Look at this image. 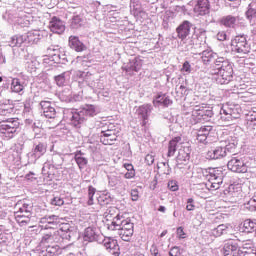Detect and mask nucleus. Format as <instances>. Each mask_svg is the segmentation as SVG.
I'll use <instances>...</instances> for the list:
<instances>
[{
	"label": "nucleus",
	"instance_id": "1",
	"mask_svg": "<svg viewBox=\"0 0 256 256\" xmlns=\"http://www.w3.org/2000/svg\"><path fill=\"white\" fill-rule=\"evenodd\" d=\"M178 149L176 161L179 165L187 163L191 159V147L189 144L181 142V137H175L168 144V157H173Z\"/></svg>",
	"mask_w": 256,
	"mask_h": 256
},
{
	"label": "nucleus",
	"instance_id": "2",
	"mask_svg": "<svg viewBox=\"0 0 256 256\" xmlns=\"http://www.w3.org/2000/svg\"><path fill=\"white\" fill-rule=\"evenodd\" d=\"M208 73L210 75H216L215 80L218 85H227L233 80V65L224 58L219 66L209 68Z\"/></svg>",
	"mask_w": 256,
	"mask_h": 256
},
{
	"label": "nucleus",
	"instance_id": "3",
	"mask_svg": "<svg viewBox=\"0 0 256 256\" xmlns=\"http://www.w3.org/2000/svg\"><path fill=\"white\" fill-rule=\"evenodd\" d=\"M202 175L207 179L206 187L209 191H217L223 185V170L221 168H208L202 170Z\"/></svg>",
	"mask_w": 256,
	"mask_h": 256
},
{
	"label": "nucleus",
	"instance_id": "4",
	"mask_svg": "<svg viewBox=\"0 0 256 256\" xmlns=\"http://www.w3.org/2000/svg\"><path fill=\"white\" fill-rule=\"evenodd\" d=\"M19 119L9 118L0 122V136L4 141H9L15 137L17 129H19Z\"/></svg>",
	"mask_w": 256,
	"mask_h": 256
},
{
	"label": "nucleus",
	"instance_id": "5",
	"mask_svg": "<svg viewBox=\"0 0 256 256\" xmlns=\"http://www.w3.org/2000/svg\"><path fill=\"white\" fill-rule=\"evenodd\" d=\"M241 117V106L234 103H226L220 109V119L224 123H231Z\"/></svg>",
	"mask_w": 256,
	"mask_h": 256
},
{
	"label": "nucleus",
	"instance_id": "6",
	"mask_svg": "<svg viewBox=\"0 0 256 256\" xmlns=\"http://www.w3.org/2000/svg\"><path fill=\"white\" fill-rule=\"evenodd\" d=\"M119 137V130L113 124H109L107 128H104L100 133V142L102 145H115Z\"/></svg>",
	"mask_w": 256,
	"mask_h": 256
},
{
	"label": "nucleus",
	"instance_id": "7",
	"mask_svg": "<svg viewBox=\"0 0 256 256\" xmlns=\"http://www.w3.org/2000/svg\"><path fill=\"white\" fill-rule=\"evenodd\" d=\"M232 50L240 55H247L251 51V46L247 43V37L245 35L236 36L232 42Z\"/></svg>",
	"mask_w": 256,
	"mask_h": 256
},
{
	"label": "nucleus",
	"instance_id": "8",
	"mask_svg": "<svg viewBox=\"0 0 256 256\" xmlns=\"http://www.w3.org/2000/svg\"><path fill=\"white\" fill-rule=\"evenodd\" d=\"M201 59L204 65H210L209 69H216L223 63L225 58L219 57L217 53H214L213 51L205 50L202 52Z\"/></svg>",
	"mask_w": 256,
	"mask_h": 256
},
{
	"label": "nucleus",
	"instance_id": "9",
	"mask_svg": "<svg viewBox=\"0 0 256 256\" xmlns=\"http://www.w3.org/2000/svg\"><path fill=\"white\" fill-rule=\"evenodd\" d=\"M134 233V224L129 218H122V224L120 226V237L122 241H131Z\"/></svg>",
	"mask_w": 256,
	"mask_h": 256
},
{
	"label": "nucleus",
	"instance_id": "10",
	"mask_svg": "<svg viewBox=\"0 0 256 256\" xmlns=\"http://www.w3.org/2000/svg\"><path fill=\"white\" fill-rule=\"evenodd\" d=\"M227 167L233 173H247V165L241 156L232 157L228 163Z\"/></svg>",
	"mask_w": 256,
	"mask_h": 256
},
{
	"label": "nucleus",
	"instance_id": "11",
	"mask_svg": "<svg viewBox=\"0 0 256 256\" xmlns=\"http://www.w3.org/2000/svg\"><path fill=\"white\" fill-rule=\"evenodd\" d=\"M191 27H193V23L185 20L176 28L177 37L182 43H187V40L190 39Z\"/></svg>",
	"mask_w": 256,
	"mask_h": 256
},
{
	"label": "nucleus",
	"instance_id": "12",
	"mask_svg": "<svg viewBox=\"0 0 256 256\" xmlns=\"http://www.w3.org/2000/svg\"><path fill=\"white\" fill-rule=\"evenodd\" d=\"M192 115L196 117L197 121H209L213 117V110L207 105L196 106Z\"/></svg>",
	"mask_w": 256,
	"mask_h": 256
},
{
	"label": "nucleus",
	"instance_id": "13",
	"mask_svg": "<svg viewBox=\"0 0 256 256\" xmlns=\"http://www.w3.org/2000/svg\"><path fill=\"white\" fill-rule=\"evenodd\" d=\"M61 221L59 220V216H48L40 219V227L41 229H50V231H57V227Z\"/></svg>",
	"mask_w": 256,
	"mask_h": 256
},
{
	"label": "nucleus",
	"instance_id": "14",
	"mask_svg": "<svg viewBox=\"0 0 256 256\" xmlns=\"http://www.w3.org/2000/svg\"><path fill=\"white\" fill-rule=\"evenodd\" d=\"M103 246L105 247L106 251L112 256H119L121 255V248L119 247V243L116 239L113 238H105L103 240Z\"/></svg>",
	"mask_w": 256,
	"mask_h": 256
},
{
	"label": "nucleus",
	"instance_id": "15",
	"mask_svg": "<svg viewBox=\"0 0 256 256\" xmlns=\"http://www.w3.org/2000/svg\"><path fill=\"white\" fill-rule=\"evenodd\" d=\"M227 157V152L223 146H211L206 152V159L217 160Z\"/></svg>",
	"mask_w": 256,
	"mask_h": 256
},
{
	"label": "nucleus",
	"instance_id": "16",
	"mask_svg": "<svg viewBox=\"0 0 256 256\" xmlns=\"http://www.w3.org/2000/svg\"><path fill=\"white\" fill-rule=\"evenodd\" d=\"M243 250L239 249L237 242L230 240L224 244L222 253L224 256H241Z\"/></svg>",
	"mask_w": 256,
	"mask_h": 256
},
{
	"label": "nucleus",
	"instance_id": "17",
	"mask_svg": "<svg viewBox=\"0 0 256 256\" xmlns=\"http://www.w3.org/2000/svg\"><path fill=\"white\" fill-rule=\"evenodd\" d=\"M68 46L76 53H83V51H87V46L81 42L79 36L71 35L68 38Z\"/></svg>",
	"mask_w": 256,
	"mask_h": 256
},
{
	"label": "nucleus",
	"instance_id": "18",
	"mask_svg": "<svg viewBox=\"0 0 256 256\" xmlns=\"http://www.w3.org/2000/svg\"><path fill=\"white\" fill-rule=\"evenodd\" d=\"M61 239L59 230H50L49 232H44L41 243H59Z\"/></svg>",
	"mask_w": 256,
	"mask_h": 256
},
{
	"label": "nucleus",
	"instance_id": "19",
	"mask_svg": "<svg viewBox=\"0 0 256 256\" xmlns=\"http://www.w3.org/2000/svg\"><path fill=\"white\" fill-rule=\"evenodd\" d=\"M213 131L212 126H202L197 133V141L198 143H204L207 145L209 143V134Z\"/></svg>",
	"mask_w": 256,
	"mask_h": 256
},
{
	"label": "nucleus",
	"instance_id": "20",
	"mask_svg": "<svg viewBox=\"0 0 256 256\" xmlns=\"http://www.w3.org/2000/svg\"><path fill=\"white\" fill-rule=\"evenodd\" d=\"M49 27L52 33H57L58 35L65 33V23L57 17H53L51 19Z\"/></svg>",
	"mask_w": 256,
	"mask_h": 256
},
{
	"label": "nucleus",
	"instance_id": "21",
	"mask_svg": "<svg viewBox=\"0 0 256 256\" xmlns=\"http://www.w3.org/2000/svg\"><path fill=\"white\" fill-rule=\"evenodd\" d=\"M40 106L43 110L44 117L47 119H55L57 111L53 106H51V101H41Z\"/></svg>",
	"mask_w": 256,
	"mask_h": 256
},
{
	"label": "nucleus",
	"instance_id": "22",
	"mask_svg": "<svg viewBox=\"0 0 256 256\" xmlns=\"http://www.w3.org/2000/svg\"><path fill=\"white\" fill-rule=\"evenodd\" d=\"M31 212H15L14 217L16 222L20 225V227H26L31 223Z\"/></svg>",
	"mask_w": 256,
	"mask_h": 256
},
{
	"label": "nucleus",
	"instance_id": "23",
	"mask_svg": "<svg viewBox=\"0 0 256 256\" xmlns=\"http://www.w3.org/2000/svg\"><path fill=\"white\" fill-rule=\"evenodd\" d=\"M209 0H197V4L194 7V12L197 15H207L209 13Z\"/></svg>",
	"mask_w": 256,
	"mask_h": 256
},
{
	"label": "nucleus",
	"instance_id": "24",
	"mask_svg": "<svg viewBox=\"0 0 256 256\" xmlns=\"http://www.w3.org/2000/svg\"><path fill=\"white\" fill-rule=\"evenodd\" d=\"M123 223V216L117 214L115 218L106 222L109 231H120L121 224Z\"/></svg>",
	"mask_w": 256,
	"mask_h": 256
},
{
	"label": "nucleus",
	"instance_id": "25",
	"mask_svg": "<svg viewBox=\"0 0 256 256\" xmlns=\"http://www.w3.org/2000/svg\"><path fill=\"white\" fill-rule=\"evenodd\" d=\"M220 23L221 25H224V27L234 29V27L237 25V17L233 15L224 16L221 18Z\"/></svg>",
	"mask_w": 256,
	"mask_h": 256
},
{
	"label": "nucleus",
	"instance_id": "26",
	"mask_svg": "<svg viewBox=\"0 0 256 256\" xmlns=\"http://www.w3.org/2000/svg\"><path fill=\"white\" fill-rule=\"evenodd\" d=\"M151 112V105L144 104L142 106H139L138 108V115L143 119V125H145V121L149 119V113Z\"/></svg>",
	"mask_w": 256,
	"mask_h": 256
},
{
	"label": "nucleus",
	"instance_id": "27",
	"mask_svg": "<svg viewBox=\"0 0 256 256\" xmlns=\"http://www.w3.org/2000/svg\"><path fill=\"white\" fill-rule=\"evenodd\" d=\"M84 241H88V243H93V241H97V233L95 232V228L87 227L84 231Z\"/></svg>",
	"mask_w": 256,
	"mask_h": 256
},
{
	"label": "nucleus",
	"instance_id": "28",
	"mask_svg": "<svg viewBox=\"0 0 256 256\" xmlns=\"http://www.w3.org/2000/svg\"><path fill=\"white\" fill-rule=\"evenodd\" d=\"M83 123H85V117L81 114V112H75L72 115L70 124L73 127L79 128V127H81V125H83Z\"/></svg>",
	"mask_w": 256,
	"mask_h": 256
},
{
	"label": "nucleus",
	"instance_id": "29",
	"mask_svg": "<svg viewBox=\"0 0 256 256\" xmlns=\"http://www.w3.org/2000/svg\"><path fill=\"white\" fill-rule=\"evenodd\" d=\"M18 213H31V204L27 200H20L17 203Z\"/></svg>",
	"mask_w": 256,
	"mask_h": 256
},
{
	"label": "nucleus",
	"instance_id": "30",
	"mask_svg": "<svg viewBox=\"0 0 256 256\" xmlns=\"http://www.w3.org/2000/svg\"><path fill=\"white\" fill-rule=\"evenodd\" d=\"M229 227L225 224L218 225L216 228L211 230L212 237H221V235H225L227 233V229Z\"/></svg>",
	"mask_w": 256,
	"mask_h": 256
},
{
	"label": "nucleus",
	"instance_id": "31",
	"mask_svg": "<svg viewBox=\"0 0 256 256\" xmlns=\"http://www.w3.org/2000/svg\"><path fill=\"white\" fill-rule=\"evenodd\" d=\"M23 43H27V34L16 35L12 37L13 47H21Z\"/></svg>",
	"mask_w": 256,
	"mask_h": 256
},
{
	"label": "nucleus",
	"instance_id": "32",
	"mask_svg": "<svg viewBox=\"0 0 256 256\" xmlns=\"http://www.w3.org/2000/svg\"><path fill=\"white\" fill-rule=\"evenodd\" d=\"M95 106L93 105H87L86 107L82 108L80 114H82L85 117V121L87 120V117H94L96 115L95 113Z\"/></svg>",
	"mask_w": 256,
	"mask_h": 256
},
{
	"label": "nucleus",
	"instance_id": "33",
	"mask_svg": "<svg viewBox=\"0 0 256 256\" xmlns=\"http://www.w3.org/2000/svg\"><path fill=\"white\" fill-rule=\"evenodd\" d=\"M123 167L127 171L124 175L125 179H133L135 177V167L133 166V164L125 163Z\"/></svg>",
	"mask_w": 256,
	"mask_h": 256
},
{
	"label": "nucleus",
	"instance_id": "34",
	"mask_svg": "<svg viewBox=\"0 0 256 256\" xmlns=\"http://www.w3.org/2000/svg\"><path fill=\"white\" fill-rule=\"evenodd\" d=\"M247 127L253 129L256 126V111H250L246 115Z\"/></svg>",
	"mask_w": 256,
	"mask_h": 256
},
{
	"label": "nucleus",
	"instance_id": "35",
	"mask_svg": "<svg viewBox=\"0 0 256 256\" xmlns=\"http://www.w3.org/2000/svg\"><path fill=\"white\" fill-rule=\"evenodd\" d=\"M243 227L246 233H253V231L256 229V223L251 219H247L244 221Z\"/></svg>",
	"mask_w": 256,
	"mask_h": 256
},
{
	"label": "nucleus",
	"instance_id": "36",
	"mask_svg": "<svg viewBox=\"0 0 256 256\" xmlns=\"http://www.w3.org/2000/svg\"><path fill=\"white\" fill-rule=\"evenodd\" d=\"M11 89L14 93H21V91H23L24 87L21 84V81H19V79L14 78L11 83Z\"/></svg>",
	"mask_w": 256,
	"mask_h": 256
},
{
	"label": "nucleus",
	"instance_id": "37",
	"mask_svg": "<svg viewBox=\"0 0 256 256\" xmlns=\"http://www.w3.org/2000/svg\"><path fill=\"white\" fill-rule=\"evenodd\" d=\"M117 213L115 208H109L105 213V223H109V221H113L117 217Z\"/></svg>",
	"mask_w": 256,
	"mask_h": 256
},
{
	"label": "nucleus",
	"instance_id": "38",
	"mask_svg": "<svg viewBox=\"0 0 256 256\" xmlns=\"http://www.w3.org/2000/svg\"><path fill=\"white\" fill-rule=\"evenodd\" d=\"M27 43H37L39 41V32H27L26 33Z\"/></svg>",
	"mask_w": 256,
	"mask_h": 256
},
{
	"label": "nucleus",
	"instance_id": "39",
	"mask_svg": "<svg viewBox=\"0 0 256 256\" xmlns=\"http://www.w3.org/2000/svg\"><path fill=\"white\" fill-rule=\"evenodd\" d=\"M244 207L245 209H248V211H256V192L249 201L244 203Z\"/></svg>",
	"mask_w": 256,
	"mask_h": 256
},
{
	"label": "nucleus",
	"instance_id": "40",
	"mask_svg": "<svg viewBox=\"0 0 256 256\" xmlns=\"http://www.w3.org/2000/svg\"><path fill=\"white\" fill-rule=\"evenodd\" d=\"M246 17L250 23H253V20L256 19V9L251 7V4L248 6L246 11Z\"/></svg>",
	"mask_w": 256,
	"mask_h": 256
},
{
	"label": "nucleus",
	"instance_id": "41",
	"mask_svg": "<svg viewBox=\"0 0 256 256\" xmlns=\"http://www.w3.org/2000/svg\"><path fill=\"white\" fill-rule=\"evenodd\" d=\"M171 19H173V12L167 11L163 18L164 29H169V23H171Z\"/></svg>",
	"mask_w": 256,
	"mask_h": 256
},
{
	"label": "nucleus",
	"instance_id": "42",
	"mask_svg": "<svg viewBox=\"0 0 256 256\" xmlns=\"http://www.w3.org/2000/svg\"><path fill=\"white\" fill-rule=\"evenodd\" d=\"M74 159H75V161H76L80 170L85 169V167H87V164L89 163V160H87V158H85L83 156L82 157H76Z\"/></svg>",
	"mask_w": 256,
	"mask_h": 256
},
{
	"label": "nucleus",
	"instance_id": "43",
	"mask_svg": "<svg viewBox=\"0 0 256 256\" xmlns=\"http://www.w3.org/2000/svg\"><path fill=\"white\" fill-rule=\"evenodd\" d=\"M81 25H83V19H81V16H79V15L74 16L71 21V27L73 29H79V27H81Z\"/></svg>",
	"mask_w": 256,
	"mask_h": 256
},
{
	"label": "nucleus",
	"instance_id": "44",
	"mask_svg": "<svg viewBox=\"0 0 256 256\" xmlns=\"http://www.w3.org/2000/svg\"><path fill=\"white\" fill-rule=\"evenodd\" d=\"M55 82L58 87H64L65 83H67V78L65 77V72L62 74H59L58 76H55Z\"/></svg>",
	"mask_w": 256,
	"mask_h": 256
},
{
	"label": "nucleus",
	"instance_id": "45",
	"mask_svg": "<svg viewBox=\"0 0 256 256\" xmlns=\"http://www.w3.org/2000/svg\"><path fill=\"white\" fill-rule=\"evenodd\" d=\"M34 153L35 154H39V155H45V153H47V145L43 144V143H39L38 145H36V147L34 148Z\"/></svg>",
	"mask_w": 256,
	"mask_h": 256
},
{
	"label": "nucleus",
	"instance_id": "46",
	"mask_svg": "<svg viewBox=\"0 0 256 256\" xmlns=\"http://www.w3.org/2000/svg\"><path fill=\"white\" fill-rule=\"evenodd\" d=\"M96 189L93 186L88 187V205H93V197L96 193Z\"/></svg>",
	"mask_w": 256,
	"mask_h": 256
},
{
	"label": "nucleus",
	"instance_id": "47",
	"mask_svg": "<svg viewBox=\"0 0 256 256\" xmlns=\"http://www.w3.org/2000/svg\"><path fill=\"white\" fill-rule=\"evenodd\" d=\"M181 73H183V75H189L191 73V64L189 63V61H185L183 63Z\"/></svg>",
	"mask_w": 256,
	"mask_h": 256
},
{
	"label": "nucleus",
	"instance_id": "48",
	"mask_svg": "<svg viewBox=\"0 0 256 256\" xmlns=\"http://www.w3.org/2000/svg\"><path fill=\"white\" fill-rule=\"evenodd\" d=\"M65 201L63 198L56 196L52 199L51 205H55L56 207H61V205H64Z\"/></svg>",
	"mask_w": 256,
	"mask_h": 256
},
{
	"label": "nucleus",
	"instance_id": "49",
	"mask_svg": "<svg viewBox=\"0 0 256 256\" xmlns=\"http://www.w3.org/2000/svg\"><path fill=\"white\" fill-rule=\"evenodd\" d=\"M167 185L170 191H179V185L177 184V181L171 180Z\"/></svg>",
	"mask_w": 256,
	"mask_h": 256
},
{
	"label": "nucleus",
	"instance_id": "50",
	"mask_svg": "<svg viewBox=\"0 0 256 256\" xmlns=\"http://www.w3.org/2000/svg\"><path fill=\"white\" fill-rule=\"evenodd\" d=\"M194 201L195 200H193V198H189L187 200V206H186L187 211H195V204H193Z\"/></svg>",
	"mask_w": 256,
	"mask_h": 256
},
{
	"label": "nucleus",
	"instance_id": "51",
	"mask_svg": "<svg viewBox=\"0 0 256 256\" xmlns=\"http://www.w3.org/2000/svg\"><path fill=\"white\" fill-rule=\"evenodd\" d=\"M176 233H177V237L179 239H185L187 237V234L183 230V227H178L177 230H176Z\"/></svg>",
	"mask_w": 256,
	"mask_h": 256
},
{
	"label": "nucleus",
	"instance_id": "52",
	"mask_svg": "<svg viewBox=\"0 0 256 256\" xmlns=\"http://www.w3.org/2000/svg\"><path fill=\"white\" fill-rule=\"evenodd\" d=\"M241 251H253V242L249 241L242 245Z\"/></svg>",
	"mask_w": 256,
	"mask_h": 256
},
{
	"label": "nucleus",
	"instance_id": "53",
	"mask_svg": "<svg viewBox=\"0 0 256 256\" xmlns=\"http://www.w3.org/2000/svg\"><path fill=\"white\" fill-rule=\"evenodd\" d=\"M169 255H170V256H179V255H181V251L179 250V247H173V248L169 251Z\"/></svg>",
	"mask_w": 256,
	"mask_h": 256
},
{
	"label": "nucleus",
	"instance_id": "54",
	"mask_svg": "<svg viewBox=\"0 0 256 256\" xmlns=\"http://www.w3.org/2000/svg\"><path fill=\"white\" fill-rule=\"evenodd\" d=\"M217 39L218 41H227V33L225 31L218 32Z\"/></svg>",
	"mask_w": 256,
	"mask_h": 256
},
{
	"label": "nucleus",
	"instance_id": "55",
	"mask_svg": "<svg viewBox=\"0 0 256 256\" xmlns=\"http://www.w3.org/2000/svg\"><path fill=\"white\" fill-rule=\"evenodd\" d=\"M145 161L148 165H153L155 158H153V155L148 154L145 157Z\"/></svg>",
	"mask_w": 256,
	"mask_h": 256
},
{
	"label": "nucleus",
	"instance_id": "56",
	"mask_svg": "<svg viewBox=\"0 0 256 256\" xmlns=\"http://www.w3.org/2000/svg\"><path fill=\"white\" fill-rule=\"evenodd\" d=\"M224 149H226V154L228 153H233V150H235V144H228L224 146Z\"/></svg>",
	"mask_w": 256,
	"mask_h": 256
},
{
	"label": "nucleus",
	"instance_id": "57",
	"mask_svg": "<svg viewBox=\"0 0 256 256\" xmlns=\"http://www.w3.org/2000/svg\"><path fill=\"white\" fill-rule=\"evenodd\" d=\"M240 256H256V253L253 252V250H250V251L242 250Z\"/></svg>",
	"mask_w": 256,
	"mask_h": 256
},
{
	"label": "nucleus",
	"instance_id": "58",
	"mask_svg": "<svg viewBox=\"0 0 256 256\" xmlns=\"http://www.w3.org/2000/svg\"><path fill=\"white\" fill-rule=\"evenodd\" d=\"M131 197H132V201H137L139 199V191L132 190L131 191Z\"/></svg>",
	"mask_w": 256,
	"mask_h": 256
},
{
	"label": "nucleus",
	"instance_id": "59",
	"mask_svg": "<svg viewBox=\"0 0 256 256\" xmlns=\"http://www.w3.org/2000/svg\"><path fill=\"white\" fill-rule=\"evenodd\" d=\"M119 179H117V177L111 178L109 180V185H111V187H115V185H117Z\"/></svg>",
	"mask_w": 256,
	"mask_h": 256
},
{
	"label": "nucleus",
	"instance_id": "60",
	"mask_svg": "<svg viewBox=\"0 0 256 256\" xmlns=\"http://www.w3.org/2000/svg\"><path fill=\"white\" fill-rule=\"evenodd\" d=\"M162 103H163L164 107H169V105H171V103H173V101H171V99H169V98H165Z\"/></svg>",
	"mask_w": 256,
	"mask_h": 256
},
{
	"label": "nucleus",
	"instance_id": "61",
	"mask_svg": "<svg viewBox=\"0 0 256 256\" xmlns=\"http://www.w3.org/2000/svg\"><path fill=\"white\" fill-rule=\"evenodd\" d=\"M162 165H163V167H164L165 169H167V171L164 172V175H169V174L171 173V168H169V164H167V163H162Z\"/></svg>",
	"mask_w": 256,
	"mask_h": 256
},
{
	"label": "nucleus",
	"instance_id": "62",
	"mask_svg": "<svg viewBox=\"0 0 256 256\" xmlns=\"http://www.w3.org/2000/svg\"><path fill=\"white\" fill-rule=\"evenodd\" d=\"M5 237V229H3V226H0V241H3Z\"/></svg>",
	"mask_w": 256,
	"mask_h": 256
},
{
	"label": "nucleus",
	"instance_id": "63",
	"mask_svg": "<svg viewBox=\"0 0 256 256\" xmlns=\"http://www.w3.org/2000/svg\"><path fill=\"white\" fill-rule=\"evenodd\" d=\"M85 155L81 150H77L74 155V159H77V157H83Z\"/></svg>",
	"mask_w": 256,
	"mask_h": 256
},
{
	"label": "nucleus",
	"instance_id": "64",
	"mask_svg": "<svg viewBox=\"0 0 256 256\" xmlns=\"http://www.w3.org/2000/svg\"><path fill=\"white\" fill-rule=\"evenodd\" d=\"M133 71L137 73L141 69V65L134 63V66H132Z\"/></svg>",
	"mask_w": 256,
	"mask_h": 256
}]
</instances>
